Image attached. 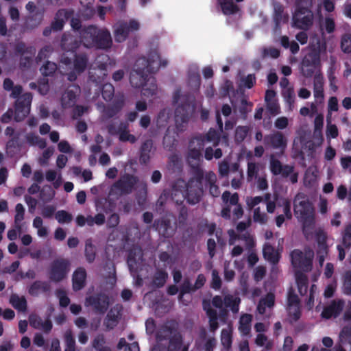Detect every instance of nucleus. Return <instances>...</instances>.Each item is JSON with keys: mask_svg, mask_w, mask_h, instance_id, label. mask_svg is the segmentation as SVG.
Segmentation results:
<instances>
[{"mask_svg": "<svg viewBox=\"0 0 351 351\" xmlns=\"http://www.w3.org/2000/svg\"><path fill=\"white\" fill-rule=\"evenodd\" d=\"M294 213L295 217L302 223L305 236L309 238L315 224V213L312 204L304 194L300 193L295 197Z\"/></svg>", "mask_w": 351, "mask_h": 351, "instance_id": "f257e3e1", "label": "nucleus"}, {"mask_svg": "<svg viewBox=\"0 0 351 351\" xmlns=\"http://www.w3.org/2000/svg\"><path fill=\"white\" fill-rule=\"evenodd\" d=\"M145 65L144 58L136 60L134 69L130 73V80L131 84L134 87L143 86L142 93L144 96L150 97L154 95L157 92V86L155 80L152 77L147 78L145 76L146 69L143 66Z\"/></svg>", "mask_w": 351, "mask_h": 351, "instance_id": "f03ea898", "label": "nucleus"}, {"mask_svg": "<svg viewBox=\"0 0 351 351\" xmlns=\"http://www.w3.org/2000/svg\"><path fill=\"white\" fill-rule=\"evenodd\" d=\"M219 141L217 132L215 130H210L206 137H195L193 138L189 147V162L192 166L197 165L201 157V150L206 143H210L213 145H217L219 143Z\"/></svg>", "mask_w": 351, "mask_h": 351, "instance_id": "7ed1b4c3", "label": "nucleus"}, {"mask_svg": "<svg viewBox=\"0 0 351 351\" xmlns=\"http://www.w3.org/2000/svg\"><path fill=\"white\" fill-rule=\"evenodd\" d=\"M83 43L86 47H96L108 48L111 46L110 33L106 29H98L95 27H89L82 34Z\"/></svg>", "mask_w": 351, "mask_h": 351, "instance_id": "20e7f679", "label": "nucleus"}, {"mask_svg": "<svg viewBox=\"0 0 351 351\" xmlns=\"http://www.w3.org/2000/svg\"><path fill=\"white\" fill-rule=\"evenodd\" d=\"M173 102L177 105L175 112L176 123L178 128L182 129L183 124L187 123L189 118L195 111V106L189 102L186 97L181 94L180 90L173 95Z\"/></svg>", "mask_w": 351, "mask_h": 351, "instance_id": "39448f33", "label": "nucleus"}, {"mask_svg": "<svg viewBox=\"0 0 351 351\" xmlns=\"http://www.w3.org/2000/svg\"><path fill=\"white\" fill-rule=\"evenodd\" d=\"M297 9L293 16V26L301 29H308L313 22V12L309 10L311 0H296Z\"/></svg>", "mask_w": 351, "mask_h": 351, "instance_id": "423d86ee", "label": "nucleus"}, {"mask_svg": "<svg viewBox=\"0 0 351 351\" xmlns=\"http://www.w3.org/2000/svg\"><path fill=\"white\" fill-rule=\"evenodd\" d=\"M169 343L167 351H188L189 343L182 341L180 335L176 333L175 331L170 330L167 326L163 327L157 333V340L162 341L166 337H170ZM152 351H165L161 350L159 345L156 346Z\"/></svg>", "mask_w": 351, "mask_h": 351, "instance_id": "0eeeda50", "label": "nucleus"}, {"mask_svg": "<svg viewBox=\"0 0 351 351\" xmlns=\"http://www.w3.org/2000/svg\"><path fill=\"white\" fill-rule=\"evenodd\" d=\"M308 48L309 57L312 64L318 65L321 60L326 59L327 45L324 33L321 34H313L311 36Z\"/></svg>", "mask_w": 351, "mask_h": 351, "instance_id": "6e6552de", "label": "nucleus"}, {"mask_svg": "<svg viewBox=\"0 0 351 351\" xmlns=\"http://www.w3.org/2000/svg\"><path fill=\"white\" fill-rule=\"evenodd\" d=\"M314 253L311 250H305L304 252L298 250H293L291 254V263L295 268L296 274L307 272L311 269L312 260Z\"/></svg>", "mask_w": 351, "mask_h": 351, "instance_id": "1a4fd4ad", "label": "nucleus"}, {"mask_svg": "<svg viewBox=\"0 0 351 351\" xmlns=\"http://www.w3.org/2000/svg\"><path fill=\"white\" fill-rule=\"evenodd\" d=\"M202 186V171L198 170L197 178L191 179L186 184V189L183 192V196L191 204L197 203L203 193Z\"/></svg>", "mask_w": 351, "mask_h": 351, "instance_id": "9d476101", "label": "nucleus"}, {"mask_svg": "<svg viewBox=\"0 0 351 351\" xmlns=\"http://www.w3.org/2000/svg\"><path fill=\"white\" fill-rule=\"evenodd\" d=\"M139 28L140 24L136 20L117 22L114 26L115 41L118 43L125 41L130 34L138 31Z\"/></svg>", "mask_w": 351, "mask_h": 351, "instance_id": "9b49d317", "label": "nucleus"}, {"mask_svg": "<svg viewBox=\"0 0 351 351\" xmlns=\"http://www.w3.org/2000/svg\"><path fill=\"white\" fill-rule=\"evenodd\" d=\"M32 99L30 93L23 94L18 98L15 108L14 119L16 121L23 120L29 113Z\"/></svg>", "mask_w": 351, "mask_h": 351, "instance_id": "f8f14e48", "label": "nucleus"}, {"mask_svg": "<svg viewBox=\"0 0 351 351\" xmlns=\"http://www.w3.org/2000/svg\"><path fill=\"white\" fill-rule=\"evenodd\" d=\"M313 236H315V239L318 243V250H317V256L319 259V263L320 265H322L324 258L328 254V246L326 243V234L322 230H317L315 229V225L313 226V229L312 230L311 235L309 238L306 236V237L308 239H313Z\"/></svg>", "mask_w": 351, "mask_h": 351, "instance_id": "ddd939ff", "label": "nucleus"}, {"mask_svg": "<svg viewBox=\"0 0 351 351\" xmlns=\"http://www.w3.org/2000/svg\"><path fill=\"white\" fill-rule=\"evenodd\" d=\"M144 59L145 65L143 66L145 67L146 71L149 72L157 71L160 67H165L168 64V60L166 58H162L156 50L150 51L147 59Z\"/></svg>", "mask_w": 351, "mask_h": 351, "instance_id": "4468645a", "label": "nucleus"}, {"mask_svg": "<svg viewBox=\"0 0 351 351\" xmlns=\"http://www.w3.org/2000/svg\"><path fill=\"white\" fill-rule=\"evenodd\" d=\"M240 299L237 296L228 295H226L224 300L221 296H215L212 300V304L214 306L218 308H222L223 306L229 307L234 313L239 311V305Z\"/></svg>", "mask_w": 351, "mask_h": 351, "instance_id": "2eb2a0df", "label": "nucleus"}, {"mask_svg": "<svg viewBox=\"0 0 351 351\" xmlns=\"http://www.w3.org/2000/svg\"><path fill=\"white\" fill-rule=\"evenodd\" d=\"M344 301L341 299L332 300L324 308L321 316L324 319H330L337 317L344 307Z\"/></svg>", "mask_w": 351, "mask_h": 351, "instance_id": "dca6fc26", "label": "nucleus"}, {"mask_svg": "<svg viewBox=\"0 0 351 351\" xmlns=\"http://www.w3.org/2000/svg\"><path fill=\"white\" fill-rule=\"evenodd\" d=\"M69 271V264L66 261H56L51 268L50 278L53 281L62 280Z\"/></svg>", "mask_w": 351, "mask_h": 351, "instance_id": "f3484780", "label": "nucleus"}, {"mask_svg": "<svg viewBox=\"0 0 351 351\" xmlns=\"http://www.w3.org/2000/svg\"><path fill=\"white\" fill-rule=\"evenodd\" d=\"M108 300L104 295L90 297L86 299L85 305L93 306L99 312L104 313L108 306Z\"/></svg>", "mask_w": 351, "mask_h": 351, "instance_id": "a211bd4d", "label": "nucleus"}, {"mask_svg": "<svg viewBox=\"0 0 351 351\" xmlns=\"http://www.w3.org/2000/svg\"><path fill=\"white\" fill-rule=\"evenodd\" d=\"M267 143L270 144L274 148L284 150L287 147V139L280 132H276L274 134L267 136L265 138Z\"/></svg>", "mask_w": 351, "mask_h": 351, "instance_id": "6ab92c4d", "label": "nucleus"}, {"mask_svg": "<svg viewBox=\"0 0 351 351\" xmlns=\"http://www.w3.org/2000/svg\"><path fill=\"white\" fill-rule=\"evenodd\" d=\"M223 201L228 204L226 208H224L221 211V215L223 217L229 218L230 217V206H234L239 204V197L237 193L230 194V192L226 191L222 195Z\"/></svg>", "mask_w": 351, "mask_h": 351, "instance_id": "aec40b11", "label": "nucleus"}, {"mask_svg": "<svg viewBox=\"0 0 351 351\" xmlns=\"http://www.w3.org/2000/svg\"><path fill=\"white\" fill-rule=\"evenodd\" d=\"M288 313L291 320H297L300 315L299 300L297 295L289 294L288 298Z\"/></svg>", "mask_w": 351, "mask_h": 351, "instance_id": "412c9836", "label": "nucleus"}, {"mask_svg": "<svg viewBox=\"0 0 351 351\" xmlns=\"http://www.w3.org/2000/svg\"><path fill=\"white\" fill-rule=\"evenodd\" d=\"M275 304V296L272 293H267L261 298L257 306L258 312L261 314H265L270 312Z\"/></svg>", "mask_w": 351, "mask_h": 351, "instance_id": "4be33fe9", "label": "nucleus"}, {"mask_svg": "<svg viewBox=\"0 0 351 351\" xmlns=\"http://www.w3.org/2000/svg\"><path fill=\"white\" fill-rule=\"evenodd\" d=\"M29 324L36 329L48 332L52 328L51 322L49 319H43L36 315H32L29 318Z\"/></svg>", "mask_w": 351, "mask_h": 351, "instance_id": "5701e85b", "label": "nucleus"}, {"mask_svg": "<svg viewBox=\"0 0 351 351\" xmlns=\"http://www.w3.org/2000/svg\"><path fill=\"white\" fill-rule=\"evenodd\" d=\"M80 93V88L77 86H70L67 90L64 93L62 97V105L64 108H69L72 106L75 101L76 96Z\"/></svg>", "mask_w": 351, "mask_h": 351, "instance_id": "b1692460", "label": "nucleus"}, {"mask_svg": "<svg viewBox=\"0 0 351 351\" xmlns=\"http://www.w3.org/2000/svg\"><path fill=\"white\" fill-rule=\"evenodd\" d=\"M202 180L203 184L209 185L210 193L213 196L217 197L219 195V188L215 184L217 180V177L213 172H206L204 175L202 172Z\"/></svg>", "mask_w": 351, "mask_h": 351, "instance_id": "393cba45", "label": "nucleus"}, {"mask_svg": "<svg viewBox=\"0 0 351 351\" xmlns=\"http://www.w3.org/2000/svg\"><path fill=\"white\" fill-rule=\"evenodd\" d=\"M136 183V178L134 176H124L114 185V187L121 190V193H128L131 191L132 186Z\"/></svg>", "mask_w": 351, "mask_h": 351, "instance_id": "a878e982", "label": "nucleus"}, {"mask_svg": "<svg viewBox=\"0 0 351 351\" xmlns=\"http://www.w3.org/2000/svg\"><path fill=\"white\" fill-rule=\"evenodd\" d=\"M86 273L84 269L78 268L73 276V287L75 290L81 289L85 284Z\"/></svg>", "mask_w": 351, "mask_h": 351, "instance_id": "bb28decb", "label": "nucleus"}, {"mask_svg": "<svg viewBox=\"0 0 351 351\" xmlns=\"http://www.w3.org/2000/svg\"><path fill=\"white\" fill-rule=\"evenodd\" d=\"M87 60L84 56H78L76 58L74 62V69L75 72L69 73L68 79L70 81H73L76 78V73L79 74L82 72L86 66Z\"/></svg>", "mask_w": 351, "mask_h": 351, "instance_id": "cd10ccee", "label": "nucleus"}, {"mask_svg": "<svg viewBox=\"0 0 351 351\" xmlns=\"http://www.w3.org/2000/svg\"><path fill=\"white\" fill-rule=\"evenodd\" d=\"M252 315L250 314H243L239 319V330L243 335H247L251 330V323Z\"/></svg>", "mask_w": 351, "mask_h": 351, "instance_id": "c85d7f7f", "label": "nucleus"}, {"mask_svg": "<svg viewBox=\"0 0 351 351\" xmlns=\"http://www.w3.org/2000/svg\"><path fill=\"white\" fill-rule=\"evenodd\" d=\"M270 163L271 171L276 175L282 174V176H288L289 173L292 172L291 167H282L280 162L278 160L274 159V157H271Z\"/></svg>", "mask_w": 351, "mask_h": 351, "instance_id": "c756f323", "label": "nucleus"}, {"mask_svg": "<svg viewBox=\"0 0 351 351\" xmlns=\"http://www.w3.org/2000/svg\"><path fill=\"white\" fill-rule=\"evenodd\" d=\"M33 227L36 229V234L40 238H46L49 235V228L44 225L40 217H36L32 223Z\"/></svg>", "mask_w": 351, "mask_h": 351, "instance_id": "7c9ffc66", "label": "nucleus"}, {"mask_svg": "<svg viewBox=\"0 0 351 351\" xmlns=\"http://www.w3.org/2000/svg\"><path fill=\"white\" fill-rule=\"evenodd\" d=\"M263 167L260 164L248 162L247 165V180L251 181L254 178L256 179L261 174H263Z\"/></svg>", "mask_w": 351, "mask_h": 351, "instance_id": "2f4dec72", "label": "nucleus"}, {"mask_svg": "<svg viewBox=\"0 0 351 351\" xmlns=\"http://www.w3.org/2000/svg\"><path fill=\"white\" fill-rule=\"evenodd\" d=\"M318 178V171L316 167H309L304 175V183L305 186H314L317 181Z\"/></svg>", "mask_w": 351, "mask_h": 351, "instance_id": "473e14b6", "label": "nucleus"}, {"mask_svg": "<svg viewBox=\"0 0 351 351\" xmlns=\"http://www.w3.org/2000/svg\"><path fill=\"white\" fill-rule=\"evenodd\" d=\"M204 308L206 311L207 315L209 317L210 330L215 331L219 327L217 311L210 307H208L205 302L204 304Z\"/></svg>", "mask_w": 351, "mask_h": 351, "instance_id": "72a5a7b5", "label": "nucleus"}, {"mask_svg": "<svg viewBox=\"0 0 351 351\" xmlns=\"http://www.w3.org/2000/svg\"><path fill=\"white\" fill-rule=\"evenodd\" d=\"M263 255L265 259L275 263L279 259V254L269 245L266 244L263 247Z\"/></svg>", "mask_w": 351, "mask_h": 351, "instance_id": "f704fd0d", "label": "nucleus"}, {"mask_svg": "<svg viewBox=\"0 0 351 351\" xmlns=\"http://www.w3.org/2000/svg\"><path fill=\"white\" fill-rule=\"evenodd\" d=\"M219 3L225 14H234L239 10L238 6L232 2V0H219Z\"/></svg>", "mask_w": 351, "mask_h": 351, "instance_id": "c9c22d12", "label": "nucleus"}, {"mask_svg": "<svg viewBox=\"0 0 351 351\" xmlns=\"http://www.w3.org/2000/svg\"><path fill=\"white\" fill-rule=\"evenodd\" d=\"M141 256L142 253L140 249H135L130 253L128 263L132 271L137 269L136 264L141 260Z\"/></svg>", "mask_w": 351, "mask_h": 351, "instance_id": "e433bc0d", "label": "nucleus"}, {"mask_svg": "<svg viewBox=\"0 0 351 351\" xmlns=\"http://www.w3.org/2000/svg\"><path fill=\"white\" fill-rule=\"evenodd\" d=\"M232 327L228 326L223 328L221 334V341L222 345L227 349L230 348L232 344Z\"/></svg>", "mask_w": 351, "mask_h": 351, "instance_id": "4c0bfd02", "label": "nucleus"}, {"mask_svg": "<svg viewBox=\"0 0 351 351\" xmlns=\"http://www.w3.org/2000/svg\"><path fill=\"white\" fill-rule=\"evenodd\" d=\"M67 18V12L65 10L58 11L55 21L52 24V28L56 31L62 29Z\"/></svg>", "mask_w": 351, "mask_h": 351, "instance_id": "58836bf2", "label": "nucleus"}, {"mask_svg": "<svg viewBox=\"0 0 351 351\" xmlns=\"http://www.w3.org/2000/svg\"><path fill=\"white\" fill-rule=\"evenodd\" d=\"M296 282L300 293L304 295L308 290V279L307 277L302 274H296Z\"/></svg>", "mask_w": 351, "mask_h": 351, "instance_id": "ea45409f", "label": "nucleus"}, {"mask_svg": "<svg viewBox=\"0 0 351 351\" xmlns=\"http://www.w3.org/2000/svg\"><path fill=\"white\" fill-rule=\"evenodd\" d=\"M65 349L64 351H76L75 341L71 330H68L64 335Z\"/></svg>", "mask_w": 351, "mask_h": 351, "instance_id": "a19ab883", "label": "nucleus"}, {"mask_svg": "<svg viewBox=\"0 0 351 351\" xmlns=\"http://www.w3.org/2000/svg\"><path fill=\"white\" fill-rule=\"evenodd\" d=\"M119 316V307L111 309L107 315V319L106 322V326L108 328H112L116 325Z\"/></svg>", "mask_w": 351, "mask_h": 351, "instance_id": "79ce46f5", "label": "nucleus"}, {"mask_svg": "<svg viewBox=\"0 0 351 351\" xmlns=\"http://www.w3.org/2000/svg\"><path fill=\"white\" fill-rule=\"evenodd\" d=\"M282 95L285 101L289 105V110L292 111L293 109V103L295 100V93L293 89L291 87H285L282 90Z\"/></svg>", "mask_w": 351, "mask_h": 351, "instance_id": "37998d69", "label": "nucleus"}, {"mask_svg": "<svg viewBox=\"0 0 351 351\" xmlns=\"http://www.w3.org/2000/svg\"><path fill=\"white\" fill-rule=\"evenodd\" d=\"M25 208L21 204H17L15 207L14 224L19 230L21 229V222L24 219Z\"/></svg>", "mask_w": 351, "mask_h": 351, "instance_id": "c03bdc74", "label": "nucleus"}, {"mask_svg": "<svg viewBox=\"0 0 351 351\" xmlns=\"http://www.w3.org/2000/svg\"><path fill=\"white\" fill-rule=\"evenodd\" d=\"M10 302L13 307L19 311H23L26 309V300L23 297L12 295Z\"/></svg>", "mask_w": 351, "mask_h": 351, "instance_id": "a18cd8bd", "label": "nucleus"}, {"mask_svg": "<svg viewBox=\"0 0 351 351\" xmlns=\"http://www.w3.org/2000/svg\"><path fill=\"white\" fill-rule=\"evenodd\" d=\"M314 97L317 99L322 100L324 97L323 94V79L319 76H316L314 80Z\"/></svg>", "mask_w": 351, "mask_h": 351, "instance_id": "49530a36", "label": "nucleus"}, {"mask_svg": "<svg viewBox=\"0 0 351 351\" xmlns=\"http://www.w3.org/2000/svg\"><path fill=\"white\" fill-rule=\"evenodd\" d=\"M327 126H326V137L329 138H335L338 136L339 132L337 127L332 123V118L330 116H327Z\"/></svg>", "mask_w": 351, "mask_h": 351, "instance_id": "de8ad7c7", "label": "nucleus"}, {"mask_svg": "<svg viewBox=\"0 0 351 351\" xmlns=\"http://www.w3.org/2000/svg\"><path fill=\"white\" fill-rule=\"evenodd\" d=\"M341 291L346 295H351V271L343 276Z\"/></svg>", "mask_w": 351, "mask_h": 351, "instance_id": "09e8293b", "label": "nucleus"}, {"mask_svg": "<svg viewBox=\"0 0 351 351\" xmlns=\"http://www.w3.org/2000/svg\"><path fill=\"white\" fill-rule=\"evenodd\" d=\"M339 343L351 345V324L344 327L339 334Z\"/></svg>", "mask_w": 351, "mask_h": 351, "instance_id": "8fccbe9b", "label": "nucleus"}, {"mask_svg": "<svg viewBox=\"0 0 351 351\" xmlns=\"http://www.w3.org/2000/svg\"><path fill=\"white\" fill-rule=\"evenodd\" d=\"M104 343V337L102 335H97L93 341L92 346L97 351H112L108 347L103 346Z\"/></svg>", "mask_w": 351, "mask_h": 351, "instance_id": "3c124183", "label": "nucleus"}, {"mask_svg": "<svg viewBox=\"0 0 351 351\" xmlns=\"http://www.w3.org/2000/svg\"><path fill=\"white\" fill-rule=\"evenodd\" d=\"M46 179L49 181H55L53 185L56 188H58L61 184V176L60 173H58L54 170H49L46 172Z\"/></svg>", "mask_w": 351, "mask_h": 351, "instance_id": "603ef678", "label": "nucleus"}, {"mask_svg": "<svg viewBox=\"0 0 351 351\" xmlns=\"http://www.w3.org/2000/svg\"><path fill=\"white\" fill-rule=\"evenodd\" d=\"M281 45L285 48H289L293 53H296L299 51V45L295 41L289 42V38L287 36H282L281 38Z\"/></svg>", "mask_w": 351, "mask_h": 351, "instance_id": "864d4df0", "label": "nucleus"}, {"mask_svg": "<svg viewBox=\"0 0 351 351\" xmlns=\"http://www.w3.org/2000/svg\"><path fill=\"white\" fill-rule=\"evenodd\" d=\"M253 219L255 221L260 223H265L268 220L267 215L261 212L259 207L254 208Z\"/></svg>", "mask_w": 351, "mask_h": 351, "instance_id": "5fc2aeb1", "label": "nucleus"}, {"mask_svg": "<svg viewBox=\"0 0 351 351\" xmlns=\"http://www.w3.org/2000/svg\"><path fill=\"white\" fill-rule=\"evenodd\" d=\"M57 69V66L54 62H47L41 68L40 71L44 75H50Z\"/></svg>", "mask_w": 351, "mask_h": 351, "instance_id": "6e6d98bb", "label": "nucleus"}, {"mask_svg": "<svg viewBox=\"0 0 351 351\" xmlns=\"http://www.w3.org/2000/svg\"><path fill=\"white\" fill-rule=\"evenodd\" d=\"M341 47L342 50L346 53L351 51V36L346 34L342 36Z\"/></svg>", "mask_w": 351, "mask_h": 351, "instance_id": "4d7b16f0", "label": "nucleus"}, {"mask_svg": "<svg viewBox=\"0 0 351 351\" xmlns=\"http://www.w3.org/2000/svg\"><path fill=\"white\" fill-rule=\"evenodd\" d=\"M55 217L59 223H69L72 219V216L64 210L57 212Z\"/></svg>", "mask_w": 351, "mask_h": 351, "instance_id": "13d9d810", "label": "nucleus"}, {"mask_svg": "<svg viewBox=\"0 0 351 351\" xmlns=\"http://www.w3.org/2000/svg\"><path fill=\"white\" fill-rule=\"evenodd\" d=\"M167 278V274L165 271H160L156 273L154 277V283L157 287H162L165 283Z\"/></svg>", "mask_w": 351, "mask_h": 351, "instance_id": "bf43d9fd", "label": "nucleus"}, {"mask_svg": "<svg viewBox=\"0 0 351 351\" xmlns=\"http://www.w3.org/2000/svg\"><path fill=\"white\" fill-rule=\"evenodd\" d=\"M239 241H240V244L245 246L247 248L252 247L254 245L253 238L247 233H245L242 236L239 237Z\"/></svg>", "mask_w": 351, "mask_h": 351, "instance_id": "052dcab7", "label": "nucleus"}, {"mask_svg": "<svg viewBox=\"0 0 351 351\" xmlns=\"http://www.w3.org/2000/svg\"><path fill=\"white\" fill-rule=\"evenodd\" d=\"M343 245L345 247H349L351 245V225L345 228L343 234Z\"/></svg>", "mask_w": 351, "mask_h": 351, "instance_id": "680f3d73", "label": "nucleus"}, {"mask_svg": "<svg viewBox=\"0 0 351 351\" xmlns=\"http://www.w3.org/2000/svg\"><path fill=\"white\" fill-rule=\"evenodd\" d=\"M216 345V339L214 337L204 338L202 342V349L204 351H213Z\"/></svg>", "mask_w": 351, "mask_h": 351, "instance_id": "e2e57ef3", "label": "nucleus"}, {"mask_svg": "<svg viewBox=\"0 0 351 351\" xmlns=\"http://www.w3.org/2000/svg\"><path fill=\"white\" fill-rule=\"evenodd\" d=\"M27 139L31 144L38 145L40 148L45 147V141L37 135H28Z\"/></svg>", "mask_w": 351, "mask_h": 351, "instance_id": "0e129e2a", "label": "nucleus"}, {"mask_svg": "<svg viewBox=\"0 0 351 351\" xmlns=\"http://www.w3.org/2000/svg\"><path fill=\"white\" fill-rule=\"evenodd\" d=\"M339 108L338 100L335 97L329 99L328 103V115L331 117L332 112H337Z\"/></svg>", "mask_w": 351, "mask_h": 351, "instance_id": "69168bd1", "label": "nucleus"}, {"mask_svg": "<svg viewBox=\"0 0 351 351\" xmlns=\"http://www.w3.org/2000/svg\"><path fill=\"white\" fill-rule=\"evenodd\" d=\"M279 55V50L274 47L264 48L262 50V56L263 58L271 57L273 58H276L278 57Z\"/></svg>", "mask_w": 351, "mask_h": 351, "instance_id": "338daca9", "label": "nucleus"}, {"mask_svg": "<svg viewBox=\"0 0 351 351\" xmlns=\"http://www.w3.org/2000/svg\"><path fill=\"white\" fill-rule=\"evenodd\" d=\"M114 94V87L110 84H106L103 87L102 95L104 99L110 100Z\"/></svg>", "mask_w": 351, "mask_h": 351, "instance_id": "774afa93", "label": "nucleus"}]
</instances>
